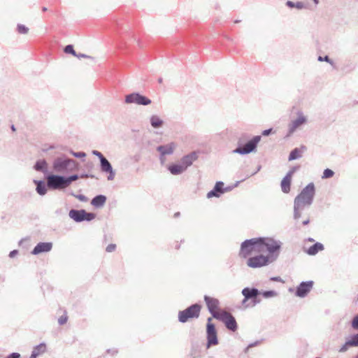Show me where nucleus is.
I'll return each instance as SVG.
<instances>
[{"instance_id":"0e129e2a","label":"nucleus","mask_w":358,"mask_h":358,"mask_svg":"<svg viewBox=\"0 0 358 358\" xmlns=\"http://www.w3.org/2000/svg\"><path fill=\"white\" fill-rule=\"evenodd\" d=\"M240 22L239 20H236V21H235V23H238V22Z\"/></svg>"},{"instance_id":"9d476101","label":"nucleus","mask_w":358,"mask_h":358,"mask_svg":"<svg viewBox=\"0 0 358 358\" xmlns=\"http://www.w3.org/2000/svg\"><path fill=\"white\" fill-rule=\"evenodd\" d=\"M69 216L71 219L76 222H81L83 221H91L95 218V214L93 213H88L85 210H76L72 209L69 213Z\"/></svg>"},{"instance_id":"c9c22d12","label":"nucleus","mask_w":358,"mask_h":358,"mask_svg":"<svg viewBox=\"0 0 358 358\" xmlns=\"http://www.w3.org/2000/svg\"><path fill=\"white\" fill-rule=\"evenodd\" d=\"M64 51L65 53L66 54H71L73 55V56H76V51L74 50L73 49V46L72 45H66L64 49Z\"/></svg>"},{"instance_id":"20e7f679","label":"nucleus","mask_w":358,"mask_h":358,"mask_svg":"<svg viewBox=\"0 0 358 358\" xmlns=\"http://www.w3.org/2000/svg\"><path fill=\"white\" fill-rule=\"evenodd\" d=\"M259 238L260 239L259 244L262 253L268 252L270 259L273 262L278 257L282 243L280 241L268 237H260Z\"/></svg>"},{"instance_id":"423d86ee","label":"nucleus","mask_w":358,"mask_h":358,"mask_svg":"<svg viewBox=\"0 0 358 358\" xmlns=\"http://www.w3.org/2000/svg\"><path fill=\"white\" fill-rule=\"evenodd\" d=\"M261 136H255L246 143L241 146L242 142L241 139L238 141L239 146L232 151L233 153H237L242 155H248L257 151L258 143L261 141Z\"/></svg>"},{"instance_id":"603ef678","label":"nucleus","mask_w":358,"mask_h":358,"mask_svg":"<svg viewBox=\"0 0 358 358\" xmlns=\"http://www.w3.org/2000/svg\"><path fill=\"white\" fill-rule=\"evenodd\" d=\"M271 281H275V282H282V280L280 277H272L270 279Z\"/></svg>"},{"instance_id":"f3484780","label":"nucleus","mask_w":358,"mask_h":358,"mask_svg":"<svg viewBox=\"0 0 358 358\" xmlns=\"http://www.w3.org/2000/svg\"><path fill=\"white\" fill-rule=\"evenodd\" d=\"M241 293L244 296L242 304H245L250 299H255L260 294L259 289L255 287H245L242 289Z\"/></svg>"},{"instance_id":"bb28decb","label":"nucleus","mask_w":358,"mask_h":358,"mask_svg":"<svg viewBox=\"0 0 358 358\" xmlns=\"http://www.w3.org/2000/svg\"><path fill=\"white\" fill-rule=\"evenodd\" d=\"M324 250V245L320 243H316L312 246H310L307 250L306 252L309 255H315L318 252L322 251Z\"/></svg>"},{"instance_id":"dca6fc26","label":"nucleus","mask_w":358,"mask_h":358,"mask_svg":"<svg viewBox=\"0 0 358 358\" xmlns=\"http://www.w3.org/2000/svg\"><path fill=\"white\" fill-rule=\"evenodd\" d=\"M204 300L209 312L211 313L213 317L214 315H220L221 311L220 312L217 310L220 304L218 299L208 296H205Z\"/></svg>"},{"instance_id":"69168bd1","label":"nucleus","mask_w":358,"mask_h":358,"mask_svg":"<svg viewBox=\"0 0 358 358\" xmlns=\"http://www.w3.org/2000/svg\"><path fill=\"white\" fill-rule=\"evenodd\" d=\"M315 358H320V357H315Z\"/></svg>"},{"instance_id":"ea45409f","label":"nucleus","mask_w":358,"mask_h":358,"mask_svg":"<svg viewBox=\"0 0 358 358\" xmlns=\"http://www.w3.org/2000/svg\"><path fill=\"white\" fill-rule=\"evenodd\" d=\"M350 347H352L350 344H348V340L341 346L339 349V352H345Z\"/></svg>"},{"instance_id":"412c9836","label":"nucleus","mask_w":358,"mask_h":358,"mask_svg":"<svg viewBox=\"0 0 358 358\" xmlns=\"http://www.w3.org/2000/svg\"><path fill=\"white\" fill-rule=\"evenodd\" d=\"M197 153L196 152H192L191 153L184 156L181 159L180 163L186 170L187 167L190 166L193 162L197 159Z\"/></svg>"},{"instance_id":"e433bc0d","label":"nucleus","mask_w":358,"mask_h":358,"mask_svg":"<svg viewBox=\"0 0 358 358\" xmlns=\"http://www.w3.org/2000/svg\"><path fill=\"white\" fill-rule=\"evenodd\" d=\"M317 59L320 62H326L329 63L331 65L334 64V62L327 55H326L324 57L319 56Z\"/></svg>"},{"instance_id":"4468645a","label":"nucleus","mask_w":358,"mask_h":358,"mask_svg":"<svg viewBox=\"0 0 358 358\" xmlns=\"http://www.w3.org/2000/svg\"><path fill=\"white\" fill-rule=\"evenodd\" d=\"M125 102L127 103L148 106L151 103V100L139 93H131L126 96Z\"/></svg>"},{"instance_id":"5fc2aeb1","label":"nucleus","mask_w":358,"mask_h":358,"mask_svg":"<svg viewBox=\"0 0 358 358\" xmlns=\"http://www.w3.org/2000/svg\"><path fill=\"white\" fill-rule=\"evenodd\" d=\"M309 222H310V221H309V219H306V220H304V221L303 222V225H306V224H308L309 223Z\"/></svg>"},{"instance_id":"8fccbe9b","label":"nucleus","mask_w":358,"mask_h":358,"mask_svg":"<svg viewBox=\"0 0 358 358\" xmlns=\"http://www.w3.org/2000/svg\"><path fill=\"white\" fill-rule=\"evenodd\" d=\"M17 253H18V251L17 250H12L9 253V257L10 258H13V257H15L17 255Z\"/></svg>"},{"instance_id":"b1692460","label":"nucleus","mask_w":358,"mask_h":358,"mask_svg":"<svg viewBox=\"0 0 358 358\" xmlns=\"http://www.w3.org/2000/svg\"><path fill=\"white\" fill-rule=\"evenodd\" d=\"M150 122L152 128L159 129L164 124L163 120L157 115H152L150 117Z\"/></svg>"},{"instance_id":"aec40b11","label":"nucleus","mask_w":358,"mask_h":358,"mask_svg":"<svg viewBox=\"0 0 358 358\" xmlns=\"http://www.w3.org/2000/svg\"><path fill=\"white\" fill-rule=\"evenodd\" d=\"M176 144L171 142L166 145H162L157 147V151L162 155H171L174 152L176 148Z\"/></svg>"},{"instance_id":"4d7b16f0","label":"nucleus","mask_w":358,"mask_h":358,"mask_svg":"<svg viewBox=\"0 0 358 358\" xmlns=\"http://www.w3.org/2000/svg\"><path fill=\"white\" fill-rule=\"evenodd\" d=\"M88 176L87 174H84L80 176V178H87Z\"/></svg>"},{"instance_id":"864d4df0","label":"nucleus","mask_w":358,"mask_h":358,"mask_svg":"<svg viewBox=\"0 0 358 358\" xmlns=\"http://www.w3.org/2000/svg\"><path fill=\"white\" fill-rule=\"evenodd\" d=\"M253 302V305L255 306L257 303H260V300L257 299V298L255 299H252Z\"/></svg>"},{"instance_id":"39448f33","label":"nucleus","mask_w":358,"mask_h":358,"mask_svg":"<svg viewBox=\"0 0 358 358\" xmlns=\"http://www.w3.org/2000/svg\"><path fill=\"white\" fill-rule=\"evenodd\" d=\"M259 241L260 239L259 238L248 239L243 241L241 245L239 256L242 258H247L255 253H262Z\"/></svg>"},{"instance_id":"6ab92c4d","label":"nucleus","mask_w":358,"mask_h":358,"mask_svg":"<svg viewBox=\"0 0 358 358\" xmlns=\"http://www.w3.org/2000/svg\"><path fill=\"white\" fill-rule=\"evenodd\" d=\"M52 248V243L51 242H41L38 243L31 251V254L34 255H39L43 252H48Z\"/></svg>"},{"instance_id":"6e6552de","label":"nucleus","mask_w":358,"mask_h":358,"mask_svg":"<svg viewBox=\"0 0 358 358\" xmlns=\"http://www.w3.org/2000/svg\"><path fill=\"white\" fill-rule=\"evenodd\" d=\"M92 155L97 157L100 160V167L102 172L108 173L107 179L113 180L115 176V172L109 161L99 151L93 150Z\"/></svg>"},{"instance_id":"a878e982","label":"nucleus","mask_w":358,"mask_h":358,"mask_svg":"<svg viewBox=\"0 0 358 358\" xmlns=\"http://www.w3.org/2000/svg\"><path fill=\"white\" fill-rule=\"evenodd\" d=\"M106 197L104 195H97L94 197L91 201V204L96 208H100L104 205Z\"/></svg>"},{"instance_id":"3c124183","label":"nucleus","mask_w":358,"mask_h":358,"mask_svg":"<svg viewBox=\"0 0 358 358\" xmlns=\"http://www.w3.org/2000/svg\"><path fill=\"white\" fill-rule=\"evenodd\" d=\"M272 131V129H266V130H264L262 131V135L263 136H268Z\"/></svg>"},{"instance_id":"4be33fe9","label":"nucleus","mask_w":358,"mask_h":358,"mask_svg":"<svg viewBox=\"0 0 358 358\" xmlns=\"http://www.w3.org/2000/svg\"><path fill=\"white\" fill-rule=\"evenodd\" d=\"M306 150V147L305 145H301L300 148H296L292 150L289 155L288 160L293 161L301 158L303 155V153Z\"/></svg>"},{"instance_id":"a18cd8bd","label":"nucleus","mask_w":358,"mask_h":358,"mask_svg":"<svg viewBox=\"0 0 358 358\" xmlns=\"http://www.w3.org/2000/svg\"><path fill=\"white\" fill-rule=\"evenodd\" d=\"M297 168L296 167H293L286 174L287 176H289V178H292V176L293 174L294 173V172L296 171Z\"/></svg>"},{"instance_id":"6e6d98bb","label":"nucleus","mask_w":358,"mask_h":358,"mask_svg":"<svg viewBox=\"0 0 358 358\" xmlns=\"http://www.w3.org/2000/svg\"><path fill=\"white\" fill-rule=\"evenodd\" d=\"M315 4L317 5L319 3V0H313Z\"/></svg>"},{"instance_id":"052dcab7","label":"nucleus","mask_w":358,"mask_h":358,"mask_svg":"<svg viewBox=\"0 0 358 358\" xmlns=\"http://www.w3.org/2000/svg\"><path fill=\"white\" fill-rule=\"evenodd\" d=\"M11 129H12V130H13V131H15V130L14 125H13V126L11 127Z\"/></svg>"},{"instance_id":"393cba45","label":"nucleus","mask_w":358,"mask_h":358,"mask_svg":"<svg viewBox=\"0 0 358 358\" xmlns=\"http://www.w3.org/2000/svg\"><path fill=\"white\" fill-rule=\"evenodd\" d=\"M292 178L289 176H285L280 183L281 189L284 193H289L290 192Z\"/></svg>"},{"instance_id":"bf43d9fd","label":"nucleus","mask_w":358,"mask_h":358,"mask_svg":"<svg viewBox=\"0 0 358 358\" xmlns=\"http://www.w3.org/2000/svg\"><path fill=\"white\" fill-rule=\"evenodd\" d=\"M37 357L34 356V355H31V356L29 357V358H36Z\"/></svg>"},{"instance_id":"680f3d73","label":"nucleus","mask_w":358,"mask_h":358,"mask_svg":"<svg viewBox=\"0 0 358 358\" xmlns=\"http://www.w3.org/2000/svg\"><path fill=\"white\" fill-rule=\"evenodd\" d=\"M46 10H47V8H45V7H44V8H43V11Z\"/></svg>"},{"instance_id":"de8ad7c7","label":"nucleus","mask_w":358,"mask_h":358,"mask_svg":"<svg viewBox=\"0 0 358 358\" xmlns=\"http://www.w3.org/2000/svg\"><path fill=\"white\" fill-rule=\"evenodd\" d=\"M352 327L355 329H358V321L357 318H353L352 321Z\"/></svg>"},{"instance_id":"cd10ccee","label":"nucleus","mask_w":358,"mask_h":358,"mask_svg":"<svg viewBox=\"0 0 358 358\" xmlns=\"http://www.w3.org/2000/svg\"><path fill=\"white\" fill-rule=\"evenodd\" d=\"M34 182L36 185V190L39 195L43 196L47 192L45 182L43 180H34Z\"/></svg>"},{"instance_id":"72a5a7b5","label":"nucleus","mask_w":358,"mask_h":358,"mask_svg":"<svg viewBox=\"0 0 358 358\" xmlns=\"http://www.w3.org/2000/svg\"><path fill=\"white\" fill-rule=\"evenodd\" d=\"M348 344H350L352 347L358 346V333L353 335L350 339L348 340Z\"/></svg>"},{"instance_id":"e2e57ef3","label":"nucleus","mask_w":358,"mask_h":358,"mask_svg":"<svg viewBox=\"0 0 358 358\" xmlns=\"http://www.w3.org/2000/svg\"><path fill=\"white\" fill-rule=\"evenodd\" d=\"M162 78H159V83H162Z\"/></svg>"},{"instance_id":"7ed1b4c3","label":"nucleus","mask_w":358,"mask_h":358,"mask_svg":"<svg viewBox=\"0 0 358 358\" xmlns=\"http://www.w3.org/2000/svg\"><path fill=\"white\" fill-rule=\"evenodd\" d=\"M52 166L55 172L66 173L76 170L77 162L63 155L54 159Z\"/></svg>"},{"instance_id":"f704fd0d","label":"nucleus","mask_w":358,"mask_h":358,"mask_svg":"<svg viewBox=\"0 0 358 358\" xmlns=\"http://www.w3.org/2000/svg\"><path fill=\"white\" fill-rule=\"evenodd\" d=\"M334 172L331 169H326L323 172V175H322V178L323 179L330 178L334 176Z\"/></svg>"},{"instance_id":"f03ea898","label":"nucleus","mask_w":358,"mask_h":358,"mask_svg":"<svg viewBox=\"0 0 358 358\" xmlns=\"http://www.w3.org/2000/svg\"><path fill=\"white\" fill-rule=\"evenodd\" d=\"M308 124V117L301 110H298L287 124L286 137H290L296 132L302 130Z\"/></svg>"},{"instance_id":"473e14b6","label":"nucleus","mask_w":358,"mask_h":358,"mask_svg":"<svg viewBox=\"0 0 358 358\" xmlns=\"http://www.w3.org/2000/svg\"><path fill=\"white\" fill-rule=\"evenodd\" d=\"M18 33L21 34H27L29 32V28L24 24H18L17 26Z\"/></svg>"},{"instance_id":"13d9d810","label":"nucleus","mask_w":358,"mask_h":358,"mask_svg":"<svg viewBox=\"0 0 358 358\" xmlns=\"http://www.w3.org/2000/svg\"><path fill=\"white\" fill-rule=\"evenodd\" d=\"M308 241H310V242H313V241H314V239H313V238H309L308 239Z\"/></svg>"},{"instance_id":"ddd939ff","label":"nucleus","mask_w":358,"mask_h":358,"mask_svg":"<svg viewBox=\"0 0 358 358\" xmlns=\"http://www.w3.org/2000/svg\"><path fill=\"white\" fill-rule=\"evenodd\" d=\"M207 334V347L210 348L211 345H215L218 343L217 331L215 325L211 323V318L208 319L206 325Z\"/></svg>"},{"instance_id":"0eeeda50","label":"nucleus","mask_w":358,"mask_h":358,"mask_svg":"<svg viewBox=\"0 0 358 358\" xmlns=\"http://www.w3.org/2000/svg\"><path fill=\"white\" fill-rule=\"evenodd\" d=\"M201 311V306L195 303L184 310L179 311L178 320L182 323L187 322L189 319L197 318Z\"/></svg>"},{"instance_id":"1a4fd4ad","label":"nucleus","mask_w":358,"mask_h":358,"mask_svg":"<svg viewBox=\"0 0 358 358\" xmlns=\"http://www.w3.org/2000/svg\"><path fill=\"white\" fill-rule=\"evenodd\" d=\"M47 186L52 189H62L69 187L65 176L53 174L47 177Z\"/></svg>"},{"instance_id":"49530a36","label":"nucleus","mask_w":358,"mask_h":358,"mask_svg":"<svg viewBox=\"0 0 358 358\" xmlns=\"http://www.w3.org/2000/svg\"><path fill=\"white\" fill-rule=\"evenodd\" d=\"M20 355L17 352H13L8 355L6 358H20Z\"/></svg>"},{"instance_id":"f257e3e1","label":"nucleus","mask_w":358,"mask_h":358,"mask_svg":"<svg viewBox=\"0 0 358 358\" xmlns=\"http://www.w3.org/2000/svg\"><path fill=\"white\" fill-rule=\"evenodd\" d=\"M315 194V187L313 182L308 184L294 200V218L299 220L302 211L310 207Z\"/></svg>"},{"instance_id":"a19ab883","label":"nucleus","mask_w":358,"mask_h":358,"mask_svg":"<svg viewBox=\"0 0 358 358\" xmlns=\"http://www.w3.org/2000/svg\"><path fill=\"white\" fill-rule=\"evenodd\" d=\"M75 57H76L78 58H87V59H90L93 62H95V59L93 57L87 55L85 54H77L76 53V55Z\"/></svg>"},{"instance_id":"c756f323","label":"nucleus","mask_w":358,"mask_h":358,"mask_svg":"<svg viewBox=\"0 0 358 358\" xmlns=\"http://www.w3.org/2000/svg\"><path fill=\"white\" fill-rule=\"evenodd\" d=\"M46 168L47 162L44 159L37 161L34 165V169L36 171H42L43 173L46 171Z\"/></svg>"},{"instance_id":"2eb2a0df","label":"nucleus","mask_w":358,"mask_h":358,"mask_svg":"<svg viewBox=\"0 0 358 358\" xmlns=\"http://www.w3.org/2000/svg\"><path fill=\"white\" fill-rule=\"evenodd\" d=\"M313 287V281L309 280L302 282L296 287L295 295L300 298L305 297L312 289Z\"/></svg>"},{"instance_id":"9b49d317","label":"nucleus","mask_w":358,"mask_h":358,"mask_svg":"<svg viewBox=\"0 0 358 358\" xmlns=\"http://www.w3.org/2000/svg\"><path fill=\"white\" fill-rule=\"evenodd\" d=\"M260 255L249 257L247 260V266L250 268H257L265 266L272 262L270 259V257Z\"/></svg>"},{"instance_id":"7c9ffc66","label":"nucleus","mask_w":358,"mask_h":358,"mask_svg":"<svg viewBox=\"0 0 358 358\" xmlns=\"http://www.w3.org/2000/svg\"><path fill=\"white\" fill-rule=\"evenodd\" d=\"M286 5L289 7V8H296L299 10H301V9H303L305 8V5L303 2H301V1H297L296 3L293 2V1H287L286 2Z\"/></svg>"},{"instance_id":"5701e85b","label":"nucleus","mask_w":358,"mask_h":358,"mask_svg":"<svg viewBox=\"0 0 358 358\" xmlns=\"http://www.w3.org/2000/svg\"><path fill=\"white\" fill-rule=\"evenodd\" d=\"M169 171L172 175L176 176L183 173L185 169L183 166L180 164H173L169 166Z\"/></svg>"},{"instance_id":"79ce46f5","label":"nucleus","mask_w":358,"mask_h":358,"mask_svg":"<svg viewBox=\"0 0 358 358\" xmlns=\"http://www.w3.org/2000/svg\"><path fill=\"white\" fill-rule=\"evenodd\" d=\"M71 154L77 158H82V157H85L86 156V154L84 152H76L73 151H71Z\"/></svg>"},{"instance_id":"2f4dec72","label":"nucleus","mask_w":358,"mask_h":358,"mask_svg":"<svg viewBox=\"0 0 358 358\" xmlns=\"http://www.w3.org/2000/svg\"><path fill=\"white\" fill-rule=\"evenodd\" d=\"M260 294H262L264 298L268 299L276 296L278 295V293L273 290H268L263 291L262 292H260Z\"/></svg>"},{"instance_id":"a211bd4d","label":"nucleus","mask_w":358,"mask_h":358,"mask_svg":"<svg viewBox=\"0 0 358 358\" xmlns=\"http://www.w3.org/2000/svg\"><path fill=\"white\" fill-rule=\"evenodd\" d=\"M224 182L221 181H218L215 183L213 189L208 192L206 196L208 199H210L213 197L219 198L222 194H224L227 189H224Z\"/></svg>"},{"instance_id":"09e8293b","label":"nucleus","mask_w":358,"mask_h":358,"mask_svg":"<svg viewBox=\"0 0 358 358\" xmlns=\"http://www.w3.org/2000/svg\"><path fill=\"white\" fill-rule=\"evenodd\" d=\"M159 161L161 164H164L166 162V155H162L161 154H159Z\"/></svg>"},{"instance_id":"c85d7f7f","label":"nucleus","mask_w":358,"mask_h":358,"mask_svg":"<svg viewBox=\"0 0 358 358\" xmlns=\"http://www.w3.org/2000/svg\"><path fill=\"white\" fill-rule=\"evenodd\" d=\"M46 350L47 348L45 343H41L33 348L31 354L36 357H38L44 354L46 352Z\"/></svg>"},{"instance_id":"58836bf2","label":"nucleus","mask_w":358,"mask_h":358,"mask_svg":"<svg viewBox=\"0 0 358 358\" xmlns=\"http://www.w3.org/2000/svg\"><path fill=\"white\" fill-rule=\"evenodd\" d=\"M71 195L77 198L79 201L85 202L87 201V197L83 194H75L74 193H71Z\"/></svg>"},{"instance_id":"f8f14e48","label":"nucleus","mask_w":358,"mask_h":358,"mask_svg":"<svg viewBox=\"0 0 358 358\" xmlns=\"http://www.w3.org/2000/svg\"><path fill=\"white\" fill-rule=\"evenodd\" d=\"M214 318L222 321L228 329L232 331H236L237 323L234 317L231 313L222 310L220 315H214Z\"/></svg>"},{"instance_id":"c03bdc74","label":"nucleus","mask_w":358,"mask_h":358,"mask_svg":"<svg viewBox=\"0 0 358 358\" xmlns=\"http://www.w3.org/2000/svg\"><path fill=\"white\" fill-rule=\"evenodd\" d=\"M116 248V245L115 244H109L106 248V251L107 252H112L113 251H115Z\"/></svg>"},{"instance_id":"37998d69","label":"nucleus","mask_w":358,"mask_h":358,"mask_svg":"<svg viewBox=\"0 0 358 358\" xmlns=\"http://www.w3.org/2000/svg\"><path fill=\"white\" fill-rule=\"evenodd\" d=\"M67 320H68V317L66 315H62L59 317V318L58 319V323L60 324V325H63L64 324L66 323L67 322Z\"/></svg>"},{"instance_id":"4c0bfd02","label":"nucleus","mask_w":358,"mask_h":358,"mask_svg":"<svg viewBox=\"0 0 358 358\" xmlns=\"http://www.w3.org/2000/svg\"><path fill=\"white\" fill-rule=\"evenodd\" d=\"M79 178V176L77 174L71 175L69 177H66L68 185L69 186L71 183Z\"/></svg>"}]
</instances>
